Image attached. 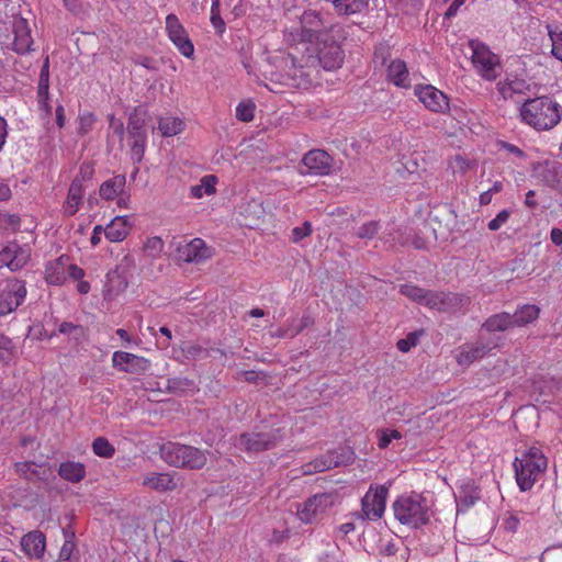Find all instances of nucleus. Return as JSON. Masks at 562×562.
<instances>
[{
  "label": "nucleus",
  "instance_id": "nucleus-7",
  "mask_svg": "<svg viewBox=\"0 0 562 562\" xmlns=\"http://www.w3.org/2000/svg\"><path fill=\"white\" fill-rule=\"evenodd\" d=\"M147 110L139 105L134 108L128 116L127 122V134L132 139L131 143V155L132 159L139 162L142 161L145 147L147 142V132H146V119H147Z\"/></svg>",
  "mask_w": 562,
  "mask_h": 562
},
{
  "label": "nucleus",
  "instance_id": "nucleus-1",
  "mask_svg": "<svg viewBox=\"0 0 562 562\" xmlns=\"http://www.w3.org/2000/svg\"><path fill=\"white\" fill-rule=\"evenodd\" d=\"M521 121L536 131H549L561 121V106L548 95L527 99L519 108Z\"/></svg>",
  "mask_w": 562,
  "mask_h": 562
},
{
  "label": "nucleus",
  "instance_id": "nucleus-15",
  "mask_svg": "<svg viewBox=\"0 0 562 562\" xmlns=\"http://www.w3.org/2000/svg\"><path fill=\"white\" fill-rule=\"evenodd\" d=\"M333 158L323 149H312L304 155L301 169L302 175H328L333 168Z\"/></svg>",
  "mask_w": 562,
  "mask_h": 562
},
{
  "label": "nucleus",
  "instance_id": "nucleus-14",
  "mask_svg": "<svg viewBox=\"0 0 562 562\" xmlns=\"http://www.w3.org/2000/svg\"><path fill=\"white\" fill-rule=\"evenodd\" d=\"M166 29L170 41L177 46L179 52L187 58L192 57L194 54V46L184 27L175 14L167 15Z\"/></svg>",
  "mask_w": 562,
  "mask_h": 562
},
{
  "label": "nucleus",
  "instance_id": "nucleus-24",
  "mask_svg": "<svg viewBox=\"0 0 562 562\" xmlns=\"http://www.w3.org/2000/svg\"><path fill=\"white\" fill-rule=\"evenodd\" d=\"M16 473L27 481H44L50 474V470L46 464H36L32 461L16 462L14 464Z\"/></svg>",
  "mask_w": 562,
  "mask_h": 562
},
{
  "label": "nucleus",
  "instance_id": "nucleus-52",
  "mask_svg": "<svg viewBox=\"0 0 562 562\" xmlns=\"http://www.w3.org/2000/svg\"><path fill=\"white\" fill-rule=\"evenodd\" d=\"M402 434L396 429H386L381 432L380 439H379V448L385 449L393 439H401Z\"/></svg>",
  "mask_w": 562,
  "mask_h": 562
},
{
  "label": "nucleus",
  "instance_id": "nucleus-55",
  "mask_svg": "<svg viewBox=\"0 0 562 562\" xmlns=\"http://www.w3.org/2000/svg\"><path fill=\"white\" fill-rule=\"evenodd\" d=\"M509 215H510L509 211H507V210L501 211L496 215L495 218L490 221V223L487 225L488 229H491L493 232L498 231L502 227V225H504L507 222V220L509 218Z\"/></svg>",
  "mask_w": 562,
  "mask_h": 562
},
{
  "label": "nucleus",
  "instance_id": "nucleus-30",
  "mask_svg": "<svg viewBox=\"0 0 562 562\" xmlns=\"http://www.w3.org/2000/svg\"><path fill=\"white\" fill-rule=\"evenodd\" d=\"M126 184L124 175H117L103 182L100 187V195L104 200H113L115 196L122 195Z\"/></svg>",
  "mask_w": 562,
  "mask_h": 562
},
{
  "label": "nucleus",
  "instance_id": "nucleus-20",
  "mask_svg": "<svg viewBox=\"0 0 562 562\" xmlns=\"http://www.w3.org/2000/svg\"><path fill=\"white\" fill-rule=\"evenodd\" d=\"M12 31L14 34L12 49L20 55L31 52L33 38L27 20L23 16L15 15L13 18Z\"/></svg>",
  "mask_w": 562,
  "mask_h": 562
},
{
  "label": "nucleus",
  "instance_id": "nucleus-17",
  "mask_svg": "<svg viewBox=\"0 0 562 562\" xmlns=\"http://www.w3.org/2000/svg\"><path fill=\"white\" fill-rule=\"evenodd\" d=\"M112 363L114 368L133 374H144L150 368V362L146 358L125 351H115Z\"/></svg>",
  "mask_w": 562,
  "mask_h": 562
},
{
  "label": "nucleus",
  "instance_id": "nucleus-4",
  "mask_svg": "<svg viewBox=\"0 0 562 562\" xmlns=\"http://www.w3.org/2000/svg\"><path fill=\"white\" fill-rule=\"evenodd\" d=\"M547 458L539 448L532 447L514 461L517 484L521 491L530 490L546 471Z\"/></svg>",
  "mask_w": 562,
  "mask_h": 562
},
{
  "label": "nucleus",
  "instance_id": "nucleus-42",
  "mask_svg": "<svg viewBox=\"0 0 562 562\" xmlns=\"http://www.w3.org/2000/svg\"><path fill=\"white\" fill-rule=\"evenodd\" d=\"M475 165L474 160H470L462 155H456L449 161V167L453 173L464 175Z\"/></svg>",
  "mask_w": 562,
  "mask_h": 562
},
{
  "label": "nucleus",
  "instance_id": "nucleus-57",
  "mask_svg": "<svg viewBox=\"0 0 562 562\" xmlns=\"http://www.w3.org/2000/svg\"><path fill=\"white\" fill-rule=\"evenodd\" d=\"M211 23L217 33L222 34L225 30V23L220 14V7H211Z\"/></svg>",
  "mask_w": 562,
  "mask_h": 562
},
{
  "label": "nucleus",
  "instance_id": "nucleus-43",
  "mask_svg": "<svg viewBox=\"0 0 562 562\" xmlns=\"http://www.w3.org/2000/svg\"><path fill=\"white\" fill-rule=\"evenodd\" d=\"M335 467H346L355 461V452L350 448H341L339 451H330Z\"/></svg>",
  "mask_w": 562,
  "mask_h": 562
},
{
  "label": "nucleus",
  "instance_id": "nucleus-48",
  "mask_svg": "<svg viewBox=\"0 0 562 562\" xmlns=\"http://www.w3.org/2000/svg\"><path fill=\"white\" fill-rule=\"evenodd\" d=\"M164 249V241L160 237L155 236L149 238L145 244V250L151 257H157Z\"/></svg>",
  "mask_w": 562,
  "mask_h": 562
},
{
  "label": "nucleus",
  "instance_id": "nucleus-2",
  "mask_svg": "<svg viewBox=\"0 0 562 562\" xmlns=\"http://www.w3.org/2000/svg\"><path fill=\"white\" fill-rule=\"evenodd\" d=\"M395 518L413 528L426 525L430 519V506L427 499L418 493L401 495L393 503Z\"/></svg>",
  "mask_w": 562,
  "mask_h": 562
},
{
  "label": "nucleus",
  "instance_id": "nucleus-46",
  "mask_svg": "<svg viewBox=\"0 0 562 562\" xmlns=\"http://www.w3.org/2000/svg\"><path fill=\"white\" fill-rule=\"evenodd\" d=\"M78 122V133L80 135H86L92 130L93 124L95 123V116L91 112H87L79 115Z\"/></svg>",
  "mask_w": 562,
  "mask_h": 562
},
{
  "label": "nucleus",
  "instance_id": "nucleus-19",
  "mask_svg": "<svg viewBox=\"0 0 562 562\" xmlns=\"http://www.w3.org/2000/svg\"><path fill=\"white\" fill-rule=\"evenodd\" d=\"M495 347V342L491 340H484V338L480 336L476 341L465 344L460 347L459 352L457 355V362L460 366H470L474 361L483 358Z\"/></svg>",
  "mask_w": 562,
  "mask_h": 562
},
{
  "label": "nucleus",
  "instance_id": "nucleus-22",
  "mask_svg": "<svg viewBox=\"0 0 562 562\" xmlns=\"http://www.w3.org/2000/svg\"><path fill=\"white\" fill-rule=\"evenodd\" d=\"M386 68V79L400 88H409L411 78L406 63L402 59H392Z\"/></svg>",
  "mask_w": 562,
  "mask_h": 562
},
{
  "label": "nucleus",
  "instance_id": "nucleus-8",
  "mask_svg": "<svg viewBox=\"0 0 562 562\" xmlns=\"http://www.w3.org/2000/svg\"><path fill=\"white\" fill-rule=\"evenodd\" d=\"M315 58L327 71L340 68L345 60V52L339 42L328 33H322L316 37Z\"/></svg>",
  "mask_w": 562,
  "mask_h": 562
},
{
  "label": "nucleus",
  "instance_id": "nucleus-16",
  "mask_svg": "<svg viewBox=\"0 0 562 562\" xmlns=\"http://www.w3.org/2000/svg\"><path fill=\"white\" fill-rule=\"evenodd\" d=\"M30 260V250L18 243H9L0 250V269L9 268L11 271L22 269Z\"/></svg>",
  "mask_w": 562,
  "mask_h": 562
},
{
  "label": "nucleus",
  "instance_id": "nucleus-44",
  "mask_svg": "<svg viewBox=\"0 0 562 562\" xmlns=\"http://www.w3.org/2000/svg\"><path fill=\"white\" fill-rule=\"evenodd\" d=\"M255 104L240 102L236 108V117L243 122H250L254 119Z\"/></svg>",
  "mask_w": 562,
  "mask_h": 562
},
{
  "label": "nucleus",
  "instance_id": "nucleus-47",
  "mask_svg": "<svg viewBox=\"0 0 562 562\" xmlns=\"http://www.w3.org/2000/svg\"><path fill=\"white\" fill-rule=\"evenodd\" d=\"M379 223L375 221H371L369 223L363 224L359 231L357 232V236L361 239H371L379 232Z\"/></svg>",
  "mask_w": 562,
  "mask_h": 562
},
{
  "label": "nucleus",
  "instance_id": "nucleus-49",
  "mask_svg": "<svg viewBox=\"0 0 562 562\" xmlns=\"http://www.w3.org/2000/svg\"><path fill=\"white\" fill-rule=\"evenodd\" d=\"M334 468L336 467L330 451L314 460V469L318 472H324Z\"/></svg>",
  "mask_w": 562,
  "mask_h": 562
},
{
  "label": "nucleus",
  "instance_id": "nucleus-5",
  "mask_svg": "<svg viewBox=\"0 0 562 562\" xmlns=\"http://www.w3.org/2000/svg\"><path fill=\"white\" fill-rule=\"evenodd\" d=\"M283 439L281 428L266 431L243 432L235 438L234 445L239 450L258 453L274 448Z\"/></svg>",
  "mask_w": 562,
  "mask_h": 562
},
{
  "label": "nucleus",
  "instance_id": "nucleus-50",
  "mask_svg": "<svg viewBox=\"0 0 562 562\" xmlns=\"http://www.w3.org/2000/svg\"><path fill=\"white\" fill-rule=\"evenodd\" d=\"M58 331L64 335H72L76 339H78L82 333V326L72 324L70 322H63L59 327Z\"/></svg>",
  "mask_w": 562,
  "mask_h": 562
},
{
  "label": "nucleus",
  "instance_id": "nucleus-39",
  "mask_svg": "<svg viewBox=\"0 0 562 562\" xmlns=\"http://www.w3.org/2000/svg\"><path fill=\"white\" fill-rule=\"evenodd\" d=\"M392 47L389 43H380L375 46L373 54V63L375 68H384L392 60Z\"/></svg>",
  "mask_w": 562,
  "mask_h": 562
},
{
  "label": "nucleus",
  "instance_id": "nucleus-59",
  "mask_svg": "<svg viewBox=\"0 0 562 562\" xmlns=\"http://www.w3.org/2000/svg\"><path fill=\"white\" fill-rule=\"evenodd\" d=\"M520 517L518 514H510L505 520H504V527L506 530L510 532H515L518 529V526L520 524Z\"/></svg>",
  "mask_w": 562,
  "mask_h": 562
},
{
  "label": "nucleus",
  "instance_id": "nucleus-27",
  "mask_svg": "<svg viewBox=\"0 0 562 562\" xmlns=\"http://www.w3.org/2000/svg\"><path fill=\"white\" fill-rule=\"evenodd\" d=\"M143 485L158 492L173 491L177 482L169 473H150L143 480Z\"/></svg>",
  "mask_w": 562,
  "mask_h": 562
},
{
  "label": "nucleus",
  "instance_id": "nucleus-37",
  "mask_svg": "<svg viewBox=\"0 0 562 562\" xmlns=\"http://www.w3.org/2000/svg\"><path fill=\"white\" fill-rule=\"evenodd\" d=\"M216 182H217V178L215 176H213V175L204 176L201 179L200 184L192 186L190 188L191 195L194 199H201L203 196V194L211 195V194L215 193Z\"/></svg>",
  "mask_w": 562,
  "mask_h": 562
},
{
  "label": "nucleus",
  "instance_id": "nucleus-28",
  "mask_svg": "<svg viewBox=\"0 0 562 562\" xmlns=\"http://www.w3.org/2000/svg\"><path fill=\"white\" fill-rule=\"evenodd\" d=\"M497 89L504 99L512 98L514 94H526L531 91V85L525 79L515 77L497 83Z\"/></svg>",
  "mask_w": 562,
  "mask_h": 562
},
{
  "label": "nucleus",
  "instance_id": "nucleus-31",
  "mask_svg": "<svg viewBox=\"0 0 562 562\" xmlns=\"http://www.w3.org/2000/svg\"><path fill=\"white\" fill-rule=\"evenodd\" d=\"M58 474L68 482L79 483L86 476V468L80 462L66 461L60 463Z\"/></svg>",
  "mask_w": 562,
  "mask_h": 562
},
{
  "label": "nucleus",
  "instance_id": "nucleus-45",
  "mask_svg": "<svg viewBox=\"0 0 562 562\" xmlns=\"http://www.w3.org/2000/svg\"><path fill=\"white\" fill-rule=\"evenodd\" d=\"M14 344L4 336L0 335V361H9L13 356Z\"/></svg>",
  "mask_w": 562,
  "mask_h": 562
},
{
  "label": "nucleus",
  "instance_id": "nucleus-38",
  "mask_svg": "<svg viewBox=\"0 0 562 562\" xmlns=\"http://www.w3.org/2000/svg\"><path fill=\"white\" fill-rule=\"evenodd\" d=\"M428 291L429 290H425V289H422L417 285L409 284V283L402 284L400 286L401 294H403L406 297H408L409 300H412L418 304H423V305L426 304Z\"/></svg>",
  "mask_w": 562,
  "mask_h": 562
},
{
  "label": "nucleus",
  "instance_id": "nucleus-25",
  "mask_svg": "<svg viewBox=\"0 0 562 562\" xmlns=\"http://www.w3.org/2000/svg\"><path fill=\"white\" fill-rule=\"evenodd\" d=\"M82 196L83 188L81 180L76 178L69 187L67 200L64 204V213L66 216H72L78 212L81 205Z\"/></svg>",
  "mask_w": 562,
  "mask_h": 562
},
{
  "label": "nucleus",
  "instance_id": "nucleus-58",
  "mask_svg": "<svg viewBox=\"0 0 562 562\" xmlns=\"http://www.w3.org/2000/svg\"><path fill=\"white\" fill-rule=\"evenodd\" d=\"M37 98L49 99V77L40 76L37 86Z\"/></svg>",
  "mask_w": 562,
  "mask_h": 562
},
{
  "label": "nucleus",
  "instance_id": "nucleus-63",
  "mask_svg": "<svg viewBox=\"0 0 562 562\" xmlns=\"http://www.w3.org/2000/svg\"><path fill=\"white\" fill-rule=\"evenodd\" d=\"M465 1L467 0H454L448 8V10L446 12V16L447 18L454 16L457 14L458 10L460 9V7L463 5L465 3Z\"/></svg>",
  "mask_w": 562,
  "mask_h": 562
},
{
  "label": "nucleus",
  "instance_id": "nucleus-35",
  "mask_svg": "<svg viewBox=\"0 0 562 562\" xmlns=\"http://www.w3.org/2000/svg\"><path fill=\"white\" fill-rule=\"evenodd\" d=\"M540 308L533 304H525L518 308L513 315L515 327L526 326L539 317Z\"/></svg>",
  "mask_w": 562,
  "mask_h": 562
},
{
  "label": "nucleus",
  "instance_id": "nucleus-6",
  "mask_svg": "<svg viewBox=\"0 0 562 562\" xmlns=\"http://www.w3.org/2000/svg\"><path fill=\"white\" fill-rule=\"evenodd\" d=\"M469 46L472 50V64L477 74L487 81L495 80L502 71L499 57L479 41H470Z\"/></svg>",
  "mask_w": 562,
  "mask_h": 562
},
{
  "label": "nucleus",
  "instance_id": "nucleus-36",
  "mask_svg": "<svg viewBox=\"0 0 562 562\" xmlns=\"http://www.w3.org/2000/svg\"><path fill=\"white\" fill-rule=\"evenodd\" d=\"M158 128L162 136L171 137L181 133L184 128V122L177 117H161L158 122Z\"/></svg>",
  "mask_w": 562,
  "mask_h": 562
},
{
  "label": "nucleus",
  "instance_id": "nucleus-29",
  "mask_svg": "<svg viewBox=\"0 0 562 562\" xmlns=\"http://www.w3.org/2000/svg\"><path fill=\"white\" fill-rule=\"evenodd\" d=\"M130 232V223L127 216H116L106 225L104 229L105 237L112 241H122Z\"/></svg>",
  "mask_w": 562,
  "mask_h": 562
},
{
  "label": "nucleus",
  "instance_id": "nucleus-53",
  "mask_svg": "<svg viewBox=\"0 0 562 562\" xmlns=\"http://www.w3.org/2000/svg\"><path fill=\"white\" fill-rule=\"evenodd\" d=\"M109 126L113 131V134L117 136L120 143H123L124 139V125L123 122L114 116V114L109 115Z\"/></svg>",
  "mask_w": 562,
  "mask_h": 562
},
{
  "label": "nucleus",
  "instance_id": "nucleus-64",
  "mask_svg": "<svg viewBox=\"0 0 562 562\" xmlns=\"http://www.w3.org/2000/svg\"><path fill=\"white\" fill-rule=\"evenodd\" d=\"M550 238L554 245H557V246L562 245V231L557 227L552 228L551 233H550Z\"/></svg>",
  "mask_w": 562,
  "mask_h": 562
},
{
  "label": "nucleus",
  "instance_id": "nucleus-10",
  "mask_svg": "<svg viewBox=\"0 0 562 562\" xmlns=\"http://www.w3.org/2000/svg\"><path fill=\"white\" fill-rule=\"evenodd\" d=\"M170 246L175 250V258L187 263H200L212 257L211 248L201 238H194L190 241L173 238Z\"/></svg>",
  "mask_w": 562,
  "mask_h": 562
},
{
  "label": "nucleus",
  "instance_id": "nucleus-51",
  "mask_svg": "<svg viewBox=\"0 0 562 562\" xmlns=\"http://www.w3.org/2000/svg\"><path fill=\"white\" fill-rule=\"evenodd\" d=\"M552 41V55L562 61V32H549Z\"/></svg>",
  "mask_w": 562,
  "mask_h": 562
},
{
  "label": "nucleus",
  "instance_id": "nucleus-32",
  "mask_svg": "<svg viewBox=\"0 0 562 562\" xmlns=\"http://www.w3.org/2000/svg\"><path fill=\"white\" fill-rule=\"evenodd\" d=\"M166 390L176 395L194 393L198 390L195 382L186 376L169 378L166 381Z\"/></svg>",
  "mask_w": 562,
  "mask_h": 562
},
{
  "label": "nucleus",
  "instance_id": "nucleus-3",
  "mask_svg": "<svg viewBox=\"0 0 562 562\" xmlns=\"http://www.w3.org/2000/svg\"><path fill=\"white\" fill-rule=\"evenodd\" d=\"M207 450L168 441L160 446V458L171 467L189 470H200L207 462Z\"/></svg>",
  "mask_w": 562,
  "mask_h": 562
},
{
  "label": "nucleus",
  "instance_id": "nucleus-60",
  "mask_svg": "<svg viewBox=\"0 0 562 562\" xmlns=\"http://www.w3.org/2000/svg\"><path fill=\"white\" fill-rule=\"evenodd\" d=\"M74 543L71 541H66L60 549L59 560H69L74 550Z\"/></svg>",
  "mask_w": 562,
  "mask_h": 562
},
{
  "label": "nucleus",
  "instance_id": "nucleus-54",
  "mask_svg": "<svg viewBox=\"0 0 562 562\" xmlns=\"http://www.w3.org/2000/svg\"><path fill=\"white\" fill-rule=\"evenodd\" d=\"M312 233V225L310 222H305L303 226L294 227L292 229V240L294 243L301 241L303 238L310 236Z\"/></svg>",
  "mask_w": 562,
  "mask_h": 562
},
{
  "label": "nucleus",
  "instance_id": "nucleus-13",
  "mask_svg": "<svg viewBox=\"0 0 562 562\" xmlns=\"http://www.w3.org/2000/svg\"><path fill=\"white\" fill-rule=\"evenodd\" d=\"M469 299L452 292L428 291L426 306L439 312H456L464 307Z\"/></svg>",
  "mask_w": 562,
  "mask_h": 562
},
{
  "label": "nucleus",
  "instance_id": "nucleus-23",
  "mask_svg": "<svg viewBox=\"0 0 562 562\" xmlns=\"http://www.w3.org/2000/svg\"><path fill=\"white\" fill-rule=\"evenodd\" d=\"M300 24L302 29V40H312L314 33H321L323 27H326L319 12L315 10H306L300 16Z\"/></svg>",
  "mask_w": 562,
  "mask_h": 562
},
{
  "label": "nucleus",
  "instance_id": "nucleus-11",
  "mask_svg": "<svg viewBox=\"0 0 562 562\" xmlns=\"http://www.w3.org/2000/svg\"><path fill=\"white\" fill-rule=\"evenodd\" d=\"M26 296L24 281L18 279L7 280L0 290V316L7 315L16 310Z\"/></svg>",
  "mask_w": 562,
  "mask_h": 562
},
{
  "label": "nucleus",
  "instance_id": "nucleus-21",
  "mask_svg": "<svg viewBox=\"0 0 562 562\" xmlns=\"http://www.w3.org/2000/svg\"><path fill=\"white\" fill-rule=\"evenodd\" d=\"M21 547L29 558L41 559L44 555L46 541L41 531H31L21 539Z\"/></svg>",
  "mask_w": 562,
  "mask_h": 562
},
{
  "label": "nucleus",
  "instance_id": "nucleus-26",
  "mask_svg": "<svg viewBox=\"0 0 562 562\" xmlns=\"http://www.w3.org/2000/svg\"><path fill=\"white\" fill-rule=\"evenodd\" d=\"M539 177L544 184L562 192V164H546L541 168Z\"/></svg>",
  "mask_w": 562,
  "mask_h": 562
},
{
  "label": "nucleus",
  "instance_id": "nucleus-34",
  "mask_svg": "<svg viewBox=\"0 0 562 562\" xmlns=\"http://www.w3.org/2000/svg\"><path fill=\"white\" fill-rule=\"evenodd\" d=\"M487 331H504L515 327L512 314L502 312L490 316L482 325Z\"/></svg>",
  "mask_w": 562,
  "mask_h": 562
},
{
  "label": "nucleus",
  "instance_id": "nucleus-9",
  "mask_svg": "<svg viewBox=\"0 0 562 562\" xmlns=\"http://www.w3.org/2000/svg\"><path fill=\"white\" fill-rule=\"evenodd\" d=\"M337 494L333 492L315 494L297 506L296 515L304 524H313L334 506Z\"/></svg>",
  "mask_w": 562,
  "mask_h": 562
},
{
  "label": "nucleus",
  "instance_id": "nucleus-40",
  "mask_svg": "<svg viewBox=\"0 0 562 562\" xmlns=\"http://www.w3.org/2000/svg\"><path fill=\"white\" fill-rule=\"evenodd\" d=\"M45 273V279L49 284L59 285L65 281V271L60 262L48 263Z\"/></svg>",
  "mask_w": 562,
  "mask_h": 562
},
{
  "label": "nucleus",
  "instance_id": "nucleus-41",
  "mask_svg": "<svg viewBox=\"0 0 562 562\" xmlns=\"http://www.w3.org/2000/svg\"><path fill=\"white\" fill-rule=\"evenodd\" d=\"M94 454L101 458H111L115 453V448L105 437H98L92 442Z\"/></svg>",
  "mask_w": 562,
  "mask_h": 562
},
{
  "label": "nucleus",
  "instance_id": "nucleus-61",
  "mask_svg": "<svg viewBox=\"0 0 562 562\" xmlns=\"http://www.w3.org/2000/svg\"><path fill=\"white\" fill-rule=\"evenodd\" d=\"M68 276L74 280H81L85 277V271L77 265H70L68 267Z\"/></svg>",
  "mask_w": 562,
  "mask_h": 562
},
{
  "label": "nucleus",
  "instance_id": "nucleus-18",
  "mask_svg": "<svg viewBox=\"0 0 562 562\" xmlns=\"http://www.w3.org/2000/svg\"><path fill=\"white\" fill-rule=\"evenodd\" d=\"M415 94L419 101L432 112H446L449 109L448 97L434 86H417Z\"/></svg>",
  "mask_w": 562,
  "mask_h": 562
},
{
  "label": "nucleus",
  "instance_id": "nucleus-56",
  "mask_svg": "<svg viewBox=\"0 0 562 562\" xmlns=\"http://www.w3.org/2000/svg\"><path fill=\"white\" fill-rule=\"evenodd\" d=\"M418 342V336L416 333H411L405 339H400L397 341V348L402 352H407L409 349L414 346H416Z\"/></svg>",
  "mask_w": 562,
  "mask_h": 562
},
{
  "label": "nucleus",
  "instance_id": "nucleus-33",
  "mask_svg": "<svg viewBox=\"0 0 562 562\" xmlns=\"http://www.w3.org/2000/svg\"><path fill=\"white\" fill-rule=\"evenodd\" d=\"M292 68L286 75V79L283 83L293 87H305L311 85L313 81L310 69H305L303 66H295L294 59H291Z\"/></svg>",
  "mask_w": 562,
  "mask_h": 562
},
{
  "label": "nucleus",
  "instance_id": "nucleus-12",
  "mask_svg": "<svg viewBox=\"0 0 562 562\" xmlns=\"http://www.w3.org/2000/svg\"><path fill=\"white\" fill-rule=\"evenodd\" d=\"M387 494L389 490L385 485L375 488L371 486L361 501L363 518L380 519L385 510Z\"/></svg>",
  "mask_w": 562,
  "mask_h": 562
},
{
  "label": "nucleus",
  "instance_id": "nucleus-62",
  "mask_svg": "<svg viewBox=\"0 0 562 562\" xmlns=\"http://www.w3.org/2000/svg\"><path fill=\"white\" fill-rule=\"evenodd\" d=\"M312 324V318L310 316H303L300 321V324L297 327H295L292 331L290 337H294L297 334H300L305 327L310 326Z\"/></svg>",
  "mask_w": 562,
  "mask_h": 562
}]
</instances>
